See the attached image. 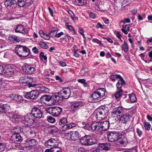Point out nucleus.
I'll list each match as a JSON object with an SVG mask.
<instances>
[{"mask_svg":"<svg viewBox=\"0 0 152 152\" xmlns=\"http://www.w3.org/2000/svg\"><path fill=\"white\" fill-rule=\"evenodd\" d=\"M110 126L109 122L107 121H94L91 125L92 130L96 132H102L107 131Z\"/></svg>","mask_w":152,"mask_h":152,"instance_id":"obj_1","label":"nucleus"},{"mask_svg":"<svg viewBox=\"0 0 152 152\" xmlns=\"http://www.w3.org/2000/svg\"><path fill=\"white\" fill-rule=\"evenodd\" d=\"M22 85L24 86H28L29 88L35 87L37 86V84L32 83H28V82H26L25 83H23Z\"/></svg>","mask_w":152,"mask_h":152,"instance_id":"obj_37","label":"nucleus"},{"mask_svg":"<svg viewBox=\"0 0 152 152\" xmlns=\"http://www.w3.org/2000/svg\"><path fill=\"white\" fill-rule=\"evenodd\" d=\"M93 41L95 42L96 43L98 44H101V42L100 40L96 39H93Z\"/></svg>","mask_w":152,"mask_h":152,"instance_id":"obj_59","label":"nucleus"},{"mask_svg":"<svg viewBox=\"0 0 152 152\" xmlns=\"http://www.w3.org/2000/svg\"><path fill=\"white\" fill-rule=\"evenodd\" d=\"M64 99L62 95L59 94V92L57 93H54L51 96V100H52V102H53L52 104H54L57 102L61 103Z\"/></svg>","mask_w":152,"mask_h":152,"instance_id":"obj_7","label":"nucleus"},{"mask_svg":"<svg viewBox=\"0 0 152 152\" xmlns=\"http://www.w3.org/2000/svg\"><path fill=\"white\" fill-rule=\"evenodd\" d=\"M39 45L42 48L44 49H47L48 48V46L46 44L42 42H40Z\"/></svg>","mask_w":152,"mask_h":152,"instance_id":"obj_44","label":"nucleus"},{"mask_svg":"<svg viewBox=\"0 0 152 152\" xmlns=\"http://www.w3.org/2000/svg\"><path fill=\"white\" fill-rule=\"evenodd\" d=\"M39 58L40 59L42 60H43V59L45 60H46L47 58V57L44 55V53L43 52H42L40 53Z\"/></svg>","mask_w":152,"mask_h":152,"instance_id":"obj_46","label":"nucleus"},{"mask_svg":"<svg viewBox=\"0 0 152 152\" xmlns=\"http://www.w3.org/2000/svg\"><path fill=\"white\" fill-rule=\"evenodd\" d=\"M39 92L43 93H49V89L48 88L44 86H42L39 87Z\"/></svg>","mask_w":152,"mask_h":152,"instance_id":"obj_29","label":"nucleus"},{"mask_svg":"<svg viewBox=\"0 0 152 152\" xmlns=\"http://www.w3.org/2000/svg\"><path fill=\"white\" fill-rule=\"evenodd\" d=\"M102 114V112L99 108L98 110V111L96 115V118L99 119H102V118L104 117Z\"/></svg>","mask_w":152,"mask_h":152,"instance_id":"obj_31","label":"nucleus"},{"mask_svg":"<svg viewBox=\"0 0 152 152\" xmlns=\"http://www.w3.org/2000/svg\"><path fill=\"white\" fill-rule=\"evenodd\" d=\"M23 97L20 95H17L15 97V100L17 102H21L23 101Z\"/></svg>","mask_w":152,"mask_h":152,"instance_id":"obj_47","label":"nucleus"},{"mask_svg":"<svg viewBox=\"0 0 152 152\" xmlns=\"http://www.w3.org/2000/svg\"><path fill=\"white\" fill-rule=\"evenodd\" d=\"M31 113L34 118H43L42 112L37 107H34L31 110Z\"/></svg>","mask_w":152,"mask_h":152,"instance_id":"obj_8","label":"nucleus"},{"mask_svg":"<svg viewBox=\"0 0 152 152\" xmlns=\"http://www.w3.org/2000/svg\"><path fill=\"white\" fill-rule=\"evenodd\" d=\"M124 109L122 107H118L115 108L111 113L112 115L114 117H118L120 114H123L124 113Z\"/></svg>","mask_w":152,"mask_h":152,"instance_id":"obj_12","label":"nucleus"},{"mask_svg":"<svg viewBox=\"0 0 152 152\" xmlns=\"http://www.w3.org/2000/svg\"><path fill=\"white\" fill-rule=\"evenodd\" d=\"M87 0H76V2L79 6L83 5L87 3Z\"/></svg>","mask_w":152,"mask_h":152,"instance_id":"obj_39","label":"nucleus"},{"mask_svg":"<svg viewBox=\"0 0 152 152\" xmlns=\"http://www.w3.org/2000/svg\"><path fill=\"white\" fill-rule=\"evenodd\" d=\"M10 109V106L7 104L0 103V114L3 115L4 114H7L9 112Z\"/></svg>","mask_w":152,"mask_h":152,"instance_id":"obj_11","label":"nucleus"},{"mask_svg":"<svg viewBox=\"0 0 152 152\" xmlns=\"http://www.w3.org/2000/svg\"><path fill=\"white\" fill-rule=\"evenodd\" d=\"M11 139L14 142H21L22 141V138L19 134H13L11 137Z\"/></svg>","mask_w":152,"mask_h":152,"instance_id":"obj_19","label":"nucleus"},{"mask_svg":"<svg viewBox=\"0 0 152 152\" xmlns=\"http://www.w3.org/2000/svg\"><path fill=\"white\" fill-rule=\"evenodd\" d=\"M62 111L61 107L56 106L49 107L47 109V111L54 117H58L61 114Z\"/></svg>","mask_w":152,"mask_h":152,"instance_id":"obj_3","label":"nucleus"},{"mask_svg":"<svg viewBox=\"0 0 152 152\" xmlns=\"http://www.w3.org/2000/svg\"><path fill=\"white\" fill-rule=\"evenodd\" d=\"M144 126L146 129L149 130L150 129L151 125L149 122H145L144 123Z\"/></svg>","mask_w":152,"mask_h":152,"instance_id":"obj_43","label":"nucleus"},{"mask_svg":"<svg viewBox=\"0 0 152 152\" xmlns=\"http://www.w3.org/2000/svg\"><path fill=\"white\" fill-rule=\"evenodd\" d=\"M20 83L23 84L26 82H28V83H32L33 79L31 77L25 76L21 77L19 80Z\"/></svg>","mask_w":152,"mask_h":152,"instance_id":"obj_20","label":"nucleus"},{"mask_svg":"<svg viewBox=\"0 0 152 152\" xmlns=\"http://www.w3.org/2000/svg\"><path fill=\"white\" fill-rule=\"evenodd\" d=\"M80 137V135L77 131H74L71 133V140L73 141L77 140Z\"/></svg>","mask_w":152,"mask_h":152,"instance_id":"obj_25","label":"nucleus"},{"mask_svg":"<svg viewBox=\"0 0 152 152\" xmlns=\"http://www.w3.org/2000/svg\"><path fill=\"white\" fill-rule=\"evenodd\" d=\"M4 68L3 67L1 66L0 65V74H3L4 73Z\"/></svg>","mask_w":152,"mask_h":152,"instance_id":"obj_61","label":"nucleus"},{"mask_svg":"<svg viewBox=\"0 0 152 152\" xmlns=\"http://www.w3.org/2000/svg\"><path fill=\"white\" fill-rule=\"evenodd\" d=\"M117 75H117L115 73L113 74H112L110 75V78L112 80L114 81H115V78H117V77H116V76Z\"/></svg>","mask_w":152,"mask_h":152,"instance_id":"obj_53","label":"nucleus"},{"mask_svg":"<svg viewBox=\"0 0 152 152\" xmlns=\"http://www.w3.org/2000/svg\"><path fill=\"white\" fill-rule=\"evenodd\" d=\"M21 131V128L20 126H17L14 128L12 130L14 134H19Z\"/></svg>","mask_w":152,"mask_h":152,"instance_id":"obj_33","label":"nucleus"},{"mask_svg":"<svg viewBox=\"0 0 152 152\" xmlns=\"http://www.w3.org/2000/svg\"><path fill=\"white\" fill-rule=\"evenodd\" d=\"M122 49L125 52H127L129 50V48L126 42L124 41V44L121 46Z\"/></svg>","mask_w":152,"mask_h":152,"instance_id":"obj_36","label":"nucleus"},{"mask_svg":"<svg viewBox=\"0 0 152 152\" xmlns=\"http://www.w3.org/2000/svg\"><path fill=\"white\" fill-rule=\"evenodd\" d=\"M107 138L109 141L113 142L120 138V135L118 132L108 131L107 132Z\"/></svg>","mask_w":152,"mask_h":152,"instance_id":"obj_4","label":"nucleus"},{"mask_svg":"<svg viewBox=\"0 0 152 152\" xmlns=\"http://www.w3.org/2000/svg\"><path fill=\"white\" fill-rule=\"evenodd\" d=\"M85 103L81 101H77L73 103L71 106L72 109L75 111L79 109L80 107L83 106Z\"/></svg>","mask_w":152,"mask_h":152,"instance_id":"obj_16","label":"nucleus"},{"mask_svg":"<svg viewBox=\"0 0 152 152\" xmlns=\"http://www.w3.org/2000/svg\"><path fill=\"white\" fill-rule=\"evenodd\" d=\"M123 93V90L122 89H119L118 91H116L115 93L112 95V97H115V99L117 100L120 99L121 95Z\"/></svg>","mask_w":152,"mask_h":152,"instance_id":"obj_24","label":"nucleus"},{"mask_svg":"<svg viewBox=\"0 0 152 152\" xmlns=\"http://www.w3.org/2000/svg\"><path fill=\"white\" fill-rule=\"evenodd\" d=\"M114 33L115 34L116 36L118 38H120L121 37L120 32L118 31H115Z\"/></svg>","mask_w":152,"mask_h":152,"instance_id":"obj_63","label":"nucleus"},{"mask_svg":"<svg viewBox=\"0 0 152 152\" xmlns=\"http://www.w3.org/2000/svg\"><path fill=\"white\" fill-rule=\"evenodd\" d=\"M96 91L98 92V94H99L100 97L102 98L105 96V90L103 88H100L96 90Z\"/></svg>","mask_w":152,"mask_h":152,"instance_id":"obj_27","label":"nucleus"},{"mask_svg":"<svg viewBox=\"0 0 152 152\" xmlns=\"http://www.w3.org/2000/svg\"><path fill=\"white\" fill-rule=\"evenodd\" d=\"M39 92L36 91H32L30 92L26 93L25 97L28 99H36L39 95Z\"/></svg>","mask_w":152,"mask_h":152,"instance_id":"obj_10","label":"nucleus"},{"mask_svg":"<svg viewBox=\"0 0 152 152\" xmlns=\"http://www.w3.org/2000/svg\"><path fill=\"white\" fill-rule=\"evenodd\" d=\"M32 50L33 52L35 53H37L39 52L38 49L36 47H34L32 48Z\"/></svg>","mask_w":152,"mask_h":152,"instance_id":"obj_60","label":"nucleus"},{"mask_svg":"<svg viewBox=\"0 0 152 152\" xmlns=\"http://www.w3.org/2000/svg\"><path fill=\"white\" fill-rule=\"evenodd\" d=\"M6 145L2 143H0V151L4 150Z\"/></svg>","mask_w":152,"mask_h":152,"instance_id":"obj_50","label":"nucleus"},{"mask_svg":"<svg viewBox=\"0 0 152 152\" xmlns=\"http://www.w3.org/2000/svg\"><path fill=\"white\" fill-rule=\"evenodd\" d=\"M15 32L17 33H20L23 34H25L28 33V31L24 28L23 26L21 24L17 26L15 28Z\"/></svg>","mask_w":152,"mask_h":152,"instance_id":"obj_15","label":"nucleus"},{"mask_svg":"<svg viewBox=\"0 0 152 152\" xmlns=\"http://www.w3.org/2000/svg\"><path fill=\"white\" fill-rule=\"evenodd\" d=\"M116 77H117V79L119 78L120 79V80L117 83L116 85L117 88L120 89L121 88L122 85L123 84H125V82L122 77L120 75H117Z\"/></svg>","mask_w":152,"mask_h":152,"instance_id":"obj_23","label":"nucleus"},{"mask_svg":"<svg viewBox=\"0 0 152 152\" xmlns=\"http://www.w3.org/2000/svg\"><path fill=\"white\" fill-rule=\"evenodd\" d=\"M15 52L16 54L20 57H24L29 55L30 50L26 46L18 45L16 48Z\"/></svg>","mask_w":152,"mask_h":152,"instance_id":"obj_2","label":"nucleus"},{"mask_svg":"<svg viewBox=\"0 0 152 152\" xmlns=\"http://www.w3.org/2000/svg\"><path fill=\"white\" fill-rule=\"evenodd\" d=\"M130 116L128 114H124L119 118L118 120L119 121H121V123H126L129 121Z\"/></svg>","mask_w":152,"mask_h":152,"instance_id":"obj_18","label":"nucleus"},{"mask_svg":"<svg viewBox=\"0 0 152 152\" xmlns=\"http://www.w3.org/2000/svg\"><path fill=\"white\" fill-rule=\"evenodd\" d=\"M23 131L24 132H26L28 136H30L31 137H33L34 136L33 134V133H34L29 126H27L23 129Z\"/></svg>","mask_w":152,"mask_h":152,"instance_id":"obj_26","label":"nucleus"},{"mask_svg":"<svg viewBox=\"0 0 152 152\" xmlns=\"http://www.w3.org/2000/svg\"><path fill=\"white\" fill-rule=\"evenodd\" d=\"M60 143L59 140L57 138L55 139L51 138L46 141L44 145L47 146H50L53 147L56 146H58Z\"/></svg>","mask_w":152,"mask_h":152,"instance_id":"obj_9","label":"nucleus"},{"mask_svg":"<svg viewBox=\"0 0 152 152\" xmlns=\"http://www.w3.org/2000/svg\"><path fill=\"white\" fill-rule=\"evenodd\" d=\"M27 143L28 144L29 146L33 147L36 144L37 142L36 140L32 139L31 140L28 141Z\"/></svg>","mask_w":152,"mask_h":152,"instance_id":"obj_35","label":"nucleus"},{"mask_svg":"<svg viewBox=\"0 0 152 152\" xmlns=\"http://www.w3.org/2000/svg\"><path fill=\"white\" fill-rule=\"evenodd\" d=\"M59 94L62 95L64 99H68L71 95V91L70 88H66L59 92Z\"/></svg>","mask_w":152,"mask_h":152,"instance_id":"obj_13","label":"nucleus"},{"mask_svg":"<svg viewBox=\"0 0 152 152\" xmlns=\"http://www.w3.org/2000/svg\"><path fill=\"white\" fill-rule=\"evenodd\" d=\"M66 26L70 30H73L74 32V34H75V32L74 30V29L73 27L71 25H67Z\"/></svg>","mask_w":152,"mask_h":152,"instance_id":"obj_58","label":"nucleus"},{"mask_svg":"<svg viewBox=\"0 0 152 152\" xmlns=\"http://www.w3.org/2000/svg\"><path fill=\"white\" fill-rule=\"evenodd\" d=\"M52 152H61L62 150L60 148L56 146L52 148Z\"/></svg>","mask_w":152,"mask_h":152,"instance_id":"obj_42","label":"nucleus"},{"mask_svg":"<svg viewBox=\"0 0 152 152\" xmlns=\"http://www.w3.org/2000/svg\"><path fill=\"white\" fill-rule=\"evenodd\" d=\"M17 2L14 0H7L4 2V4L7 7L15 8L17 7Z\"/></svg>","mask_w":152,"mask_h":152,"instance_id":"obj_17","label":"nucleus"},{"mask_svg":"<svg viewBox=\"0 0 152 152\" xmlns=\"http://www.w3.org/2000/svg\"><path fill=\"white\" fill-rule=\"evenodd\" d=\"M48 121L51 123H54L55 122V118L51 116H49L48 117Z\"/></svg>","mask_w":152,"mask_h":152,"instance_id":"obj_51","label":"nucleus"},{"mask_svg":"<svg viewBox=\"0 0 152 152\" xmlns=\"http://www.w3.org/2000/svg\"><path fill=\"white\" fill-rule=\"evenodd\" d=\"M26 0H18V4L20 7H23L26 4Z\"/></svg>","mask_w":152,"mask_h":152,"instance_id":"obj_40","label":"nucleus"},{"mask_svg":"<svg viewBox=\"0 0 152 152\" xmlns=\"http://www.w3.org/2000/svg\"><path fill=\"white\" fill-rule=\"evenodd\" d=\"M129 95L130 99L132 102H135L137 100V98L134 94L132 93Z\"/></svg>","mask_w":152,"mask_h":152,"instance_id":"obj_38","label":"nucleus"},{"mask_svg":"<svg viewBox=\"0 0 152 152\" xmlns=\"http://www.w3.org/2000/svg\"><path fill=\"white\" fill-rule=\"evenodd\" d=\"M34 121V117L31 113H28L24 116V123L27 126L32 125Z\"/></svg>","mask_w":152,"mask_h":152,"instance_id":"obj_6","label":"nucleus"},{"mask_svg":"<svg viewBox=\"0 0 152 152\" xmlns=\"http://www.w3.org/2000/svg\"><path fill=\"white\" fill-rule=\"evenodd\" d=\"M4 72L3 73L4 74L8 75L9 73H10V74L11 75L12 73V69L10 68H6L5 69H4Z\"/></svg>","mask_w":152,"mask_h":152,"instance_id":"obj_41","label":"nucleus"},{"mask_svg":"<svg viewBox=\"0 0 152 152\" xmlns=\"http://www.w3.org/2000/svg\"><path fill=\"white\" fill-rule=\"evenodd\" d=\"M67 122V119L66 118H62L59 120L58 124L60 125H62Z\"/></svg>","mask_w":152,"mask_h":152,"instance_id":"obj_34","label":"nucleus"},{"mask_svg":"<svg viewBox=\"0 0 152 152\" xmlns=\"http://www.w3.org/2000/svg\"><path fill=\"white\" fill-rule=\"evenodd\" d=\"M56 79L57 80H59L60 82H62L63 80L61 79L58 76H56Z\"/></svg>","mask_w":152,"mask_h":152,"instance_id":"obj_64","label":"nucleus"},{"mask_svg":"<svg viewBox=\"0 0 152 152\" xmlns=\"http://www.w3.org/2000/svg\"><path fill=\"white\" fill-rule=\"evenodd\" d=\"M89 16L90 18H95L96 17V15L94 13L91 12L89 13Z\"/></svg>","mask_w":152,"mask_h":152,"instance_id":"obj_55","label":"nucleus"},{"mask_svg":"<svg viewBox=\"0 0 152 152\" xmlns=\"http://www.w3.org/2000/svg\"><path fill=\"white\" fill-rule=\"evenodd\" d=\"M40 101L42 103H45L46 102H52V100H51V96H50L47 95H45L42 96L40 98Z\"/></svg>","mask_w":152,"mask_h":152,"instance_id":"obj_22","label":"nucleus"},{"mask_svg":"<svg viewBox=\"0 0 152 152\" xmlns=\"http://www.w3.org/2000/svg\"><path fill=\"white\" fill-rule=\"evenodd\" d=\"M100 149L99 148H94L91 149L89 152H100Z\"/></svg>","mask_w":152,"mask_h":152,"instance_id":"obj_52","label":"nucleus"},{"mask_svg":"<svg viewBox=\"0 0 152 152\" xmlns=\"http://www.w3.org/2000/svg\"><path fill=\"white\" fill-rule=\"evenodd\" d=\"M88 72V68L86 66H83L81 70L80 74L81 76H83L87 73Z\"/></svg>","mask_w":152,"mask_h":152,"instance_id":"obj_32","label":"nucleus"},{"mask_svg":"<svg viewBox=\"0 0 152 152\" xmlns=\"http://www.w3.org/2000/svg\"><path fill=\"white\" fill-rule=\"evenodd\" d=\"M41 37L46 40H49L50 38V36L49 34L44 33L43 35H42Z\"/></svg>","mask_w":152,"mask_h":152,"instance_id":"obj_49","label":"nucleus"},{"mask_svg":"<svg viewBox=\"0 0 152 152\" xmlns=\"http://www.w3.org/2000/svg\"><path fill=\"white\" fill-rule=\"evenodd\" d=\"M22 68L24 72L28 74H31L36 70L34 67H31L27 64H25L23 66Z\"/></svg>","mask_w":152,"mask_h":152,"instance_id":"obj_14","label":"nucleus"},{"mask_svg":"<svg viewBox=\"0 0 152 152\" xmlns=\"http://www.w3.org/2000/svg\"><path fill=\"white\" fill-rule=\"evenodd\" d=\"M137 132V133L138 135L140 137L141 136L142 134V132L140 130L139 128H137L136 129Z\"/></svg>","mask_w":152,"mask_h":152,"instance_id":"obj_56","label":"nucleus"},{"mask_svg":"<svg viewBox=\"0 0 152 152\" xmlns=\"http://www.w3.org/2000/svg\"><path fill=\"white\" fill-rule=\"evenodd\" d=\"M71 132H68L64 134V136L67 139L69 140H71Z\"/></svg>","mask_w":152,"mask_h":152,"instance_id":"obj_45","label":"nucleus"},{"mask_svg":"<svg viewBox=\"0 0 152 152\" xmlns=\"http://www.w3.org/2000/svg\"><path fill=\"white\" fill-rule=\"evenodd\" d=\"M91 97L93 99V101L95 102H99L102 99L97 91L94 92L91 95Z\"/></svg>","mask_w":152,"mask_h":152,"instance_id":"obj_21","label":"nucleus"},{"mask_svg":"<svg viewBox=\"0 0 152 152\" xmlns=\"http://www.w3.org/2000/svg\"><path fill=\"white\" fill-rule=\"evenodd\" d=\"M91 137L89 135H85L81 137L80 142L81 144L85 146H89L94 144V143L91 139Z\"/></svg>","mask_w":152,"mask_h":152,"instance_id":"obj_5","label":"nucleus"},{"mask_svg":"<svg viewBox=\"0 0 152 152\" xmlns=\"http://www.w3.org/2000/svg\"><path fill=\"white\" fill-rule=\"evenodd\" d=\"M130 20L129 18H124V20H122L121 21V23H124L125 22L127 23H130Z\"/></svg>","mask_w":152,"mask_h":152,"instance_id":"obj_57","label":"nucleus"},{"mask_svg":"<svg viewBox=\"0 0 152 152\" xmlns=\"http://www.w3.org/2000/svg\"><path fill=\"white\" fill-rule=\"evenodd\" d=\"M63 34H64V33L63 32H61L59 33L58 34L56 33V34L55 36L56 37L59 38V37H60L61 35H63Z\"/></svg>","mask_w":152,"mask_h":152,"instance_id":"obj_62","label":"nucleus"},{"mask_svg":"<svg viewBox=\"0 0 152 152\" xmlns=\"http://www.w3.org/2000/svg\"><path fill=\"white\" fill-rule=\"evenodd\" d=\"M13 43L17 42L20 41L19 38L16 36H13Z\"/></svg>","mask_w":152,"mask_h":152,"instance_id":"obj_54","label":"nucleus"},{"mask_svg":"<svg viewBox=\"0 0 152 152\" xmlns=\"http://www.w3.org/2000/svg\"><path fill=\"white\" fill-rule=\"evenodd\" d=\"M83 126L82 127V128H84L85 129L88 130L89 129L90 127V125L88 124H85L84 123H82Z\"/></svg>","mask_w":152,"mask_h":152,"instance_id":"obj_48","label":"nucleus"},{"mask_svg":"<svg viewBox=\"0 0 152 152\" xmlns=\"http://www.w3.org/2000/svg\"><path fill=\"white\" fill-rule=\"evenodd\" d=\"M99 146L105 150H107L110 148V146L109 144L106 143H99Z\"/></svg>","mask_w":152,"mask_h":152,"instance_id":"obj_28","label":"nucleus"},{"mask_svg":"<svg viewBox=\"0 0 152 152\" xmlns=\"http://www.w3.org/2000/svg\"><path fill=\"white\" fill-rule=\"evenodd\" d=\"M99 108L101 110L102 112L103 115H104V116H105L106 115L107 113L109 111L108 108L107 107L103 106L100 107Z\"/></svg>","mask_w":152,"mask_h":152,"instance_id":"obj_30","label":"nucleus"}]
</instances>
